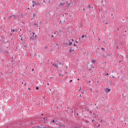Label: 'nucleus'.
Here are the masks:
<instances>
[{
    "label": "nucleus",
    "mask_w": 128,
    "mask_h": 128,
    "mask_svg": "<svg viewBox=\"0 0 128 128\" xmlns=\"http://www.w3.org/2000/svg\"><path fill=\"white\" fill-rule=\"evenodd\" d=\"M34 69H32V72H34Z\"/></svg>",
    "instance_id": "nucleus-21"
},
{
    "label": "nucleus",
    "mask_w": 128,
    "mask_h": 128,
    "mask_svg": "<svg viewBox=\"0 0 128 128\" xmlns=\"http://www.w3.org/2000/svg\"><path fill=\"white\" fill-rule=\"evenodd\" d=\"M91 62L92 64H96V60H92Z\"/></svg>",
    "instance_id": "nucleus-7"
},
{
    "label": "nucleus",
    "mask_w": 128,
    "mask_h": 128,
    "mask_svg": "<svg viewBox=\"0 0 128 128\" xmlns=\"http://www.w3.org/2000/svg\"><path fill=\"white\" fill-rule=\"evenodd\" d=\"M74 50H72V49H70V50H68V52H74Z\"/></svg>",
    "instance_id": "nucleus-10"
},
{
    "label": "nucleus",
    "mask_w": 128,
    "mask_h": 128,
    "mask_svg": "<svg viewBox=\"0 0 128 128\" xmlns=\"http://www.w3.org/2000/svg\"><path fill=\"white\" fill-rule=\"evenodd\" d=\"M10 18H16V16H10Z\"/></svg>",
    "instance_id": "nucleus-11"
},
{
    "label": "nucleus",
    "mask_w": 128,
    "mask_h": 128,
    "mask_svg": "<svg viewBox=\"0 0 128 128\" xmlns=\"http://www.w3.org/2000/svg\"><path fill=\"white\" fill-rule=\"evenodd\" d=\"M32 2V6L34 8V6H38V4H36V2L33 1V2Z\"/></svg>",
    "instance_id": "nucleus-4"
},
{
    "label": "nucleus",
    "mask_w": 128,
    "mask_h": 128,
    "mask_svg": "<svg viewBox=\"0 0 128 128\" xmlns=\"http://www.w3.org/2000/svg\"><path fill=\"white\" fill-rule=\"evenodd\" d=\"M21 40H22V38Z\"/></svg>",
    "instance_id": "nucleus-27"
},
{
    "label": "nucleus",
    "mask_w": 128,
    "mask_h": 128,
    "mask_svg": "<svg viewBox=\"0 0 128 128\" xmlns=\"http://www.w3.org/2000/svg\"><path fill=\"white\" fill-rule=\"evenodd\" d=\"M84 38H86V36L82 35V40H80V42H79L80 44H82V42L84 40Z\"/></svg>",
    "instance_id": "nucleus-2"
},
{
    "label": "nucleus",
    "mask_w": 128,
    "mask_h": 128,
    "mask_svg": "<svg viewBox=\"0 0 128 128\" xmlns=\"http://www.w3.org/2000/svg\"><path fill=\"white\" fill-rule=\"evenodd\" d=\"M12 32H14V30H12Z\"/></svg>",
    "instance_id": "nucleus-23"
},
{
    "label": "nucleus",
    "mask_w": 128,
    "mask_h": 128,
    "mask_svg": "<svg viewBox=\"0 0 128 128\" xmlns=\"http://www.w3.org/2000/svg\"><path fill=\"white\" fill-rule=\"evenodd\" d=\"M57 62L58 63H54V64H53L52 66H55V68H58V60H57Z\"/></svg>",
    "instance_id": "nucleus-3"
},
{
    "label": "nucleus",
    "mask_w": 128,
    "mask_h": 128,
    "mask_svg": "<svg viewBox=\"0 0 128 128\" xmlns=\"http://www.w3.org/2000/svg\"><path fill=\"white\" fill-rule=\"evenodd\" d=\"M90 112L91 114H92V112Z\"/></svg>",
    "instance_id": "nucleus-29"
},
{
    "label": "nucleus",
    "mask_w": 128,
    "mask_h": 128,
    "mask_svg": "<svg viewBox=\"0 0 128 128\" xmlns=\"http://www.w3.org/2000/svg\"><path fill=\"white\" fill-rule=\"evenodd\" d=\"M36 90H38V87H36Z\"/></svg>",
    "instance_id": "nucleus-13"
},
{
    "label": "nucleus",
    "mask_w": 128,
    "mask_h": 128,
    "mask_svg": "<svg viewBox=\"0 0 128 128\" xmlns=\"http://www.w3.org/2000/svg\"><path fill=\"white\" fill-rule=\"evenodd\" d=\"M64 2H61V3L59 4V6H64Z\"/></svg>",
    "instance_id": "nucleus-8"
},
{
    "label": "nucleus",
    "mask_w": 128,
    "mask_h": 128,
    "mask_svg": "<svg viewBox=\"0 0 128 128\" xmlns=\"http://www.w3.org/2000/svg\"><path fill=\"white\" fill-rule=\"evenodd\" d=\"M79 40H80V38Z\"/></svg>",
    "instance_id": "nucleus-28"
},
{
    "label": "nucleus",
    "mask_w": 128,
    "mask_h": 128,
    "mask_svg": "<svg viewBox=\"0 0 128 128\" xmlns=\"http://www.w3.org/2000/svg\"><path fill=\"white\" fill-rule=\"evenodd\" d=\"M106 76H108V73H107Z\"/></svg>",
    "instance_id": "nucleus-17"
},
{
    "label": "nucleus",
    "mask_w": 128,
    "mask_h": 128,
    "mask_svg": "<svg viewBox=\"0 0 128 128\" xmlns=\"http://www.w3.org/2000/svg\"><path fill=\"white\" fill-rule=\"evenodd\" d=\"M42 116H44V114H42Z\"/></svg>",
    "instance_id": "nucleus-30"
},
{
    "label": "nucleus",
    "mask_w": 128,
    "mask_h": 128,
    "mask_svg": "<svg viewBox=\"0 0 128 128\" xmlns=\"http://www.w3.org/2000/svg\"><path fill=\"white\" fill-rule=\"evenodd\" d=\"M74 46H77L76 44H74Z\"/></svg>",
    "instance_id": "nucleus-14"
},
{
    "label": "nucleus",
    "mask_w": 128,
    "mask_h": 128,
    "mask_svg": "<svg viewBox=\"0 0 128 128\" xmlns=\"http://www.w3.org/2000/svg\"><path fill=\"white\" fill-rule=\"evenodd\" d=\"M74 112L72 110V113Z\"/></svg>",
    "instance_id": "nucleus-32"
},
{
    "label": "nucleus",
    "mask_w": 128,
    "mask_h": 128,
    "mask_svg": "<svg viewBox=\"0 0 128 128\" xmlns=\"http://www.w3.org/2000/svg\"><path fill=\"white\" fill-rule=\"evenodd\" d=\"M51 37H52V38H54V35H52V36H51Z\"/></svg>",
    "instance_id": "nucleus-18"
},
{
    "label": "nucleus",
    "mask_w": 128,
    "mask_h": 128,
    "mask_svg": "<svg viewBox=\"0 0 128 128\" xmlns=\"http://www.w3.org/2000/svg\"><path fill=\"white\" fill-rule=\"evenodd\" d=\"M59 76H60V74Z\"/></svg>",
    "instance_id": "nucleus-33"
},
{
    "label": "nucleus",
    "mask_w": 128,
    "mask_h": 128,
    "mask_svg": "<svg viewBox=\"0 0 128 128\" xmlns=\"http://www.w3.org/2000/svg\"><path fill=\"white\" fill-rule=\"evenodd\" d=\"M72 42H74V39L67 40L66 44L67 46H72Z\"/></svg>",
    "instance_id": "nucleus-1"
},
{
    "label": "nucleus",
    "mask_w": 128,
    "mask_h": 128,
    "mask_svg": "<svg viewBox=\"0 0 128 128\" xmlns=\"http://www.w3.org/2000/svg\"><path fill=\"white\" fill-rule=\"evenodd\" d=\"M32 36H34L32 38L34 39V38H36V35H34L36 34V33L34 32H32Z\"/></svg>",
    "instance_id": "nucleus-6"
},
{
    "label": "nucleus",
    "mask_w": 128,
    "mask_h": 128,
    "mask_svg": "<svg viewBox=\"0 0 128 128\" xmlns=\"http://www.w3.org/2000/svg\"><path fill=\"white\" fill-rule=\"evenodd\" d=\"M112 77L114 78V76H112Z\"/></svg>",
    "instance_id": "nucleus-16"
},
{
    "label": "nucleus",
    "mask_w": 128,
    "mask_h": 128,
    "mask_svg": "<svg viewBox=\"0 0 128 128\" xmlns=\"http://www.w3.org/2000/svg\"><path fill=\"white\" fill-rule=\"evenodd\" d=\"M78 80H80V78H78Z\"/></svg>",
    "instance_id": "nucleus-24"
},
{
    "label": "nucleus",
    "mask_w": 128,
    "mask_h": 128,
    "mask_svg": "<svg viewBox=\"0 0 128 128\" xmlns=\"http://www.w3.org/2000/svg\"><path fill=\"white\" fill-rule=\"evenodd\" d=\"M54 34H56V36H58V32H55L54 33Z\"/></svg>",
    "instance_id": "nucleus-9"
},
{
    "label": "nucleus",
    "mask_w": 128,
    "mask_h": 128,
    "mask_svg": "<svg viewBox=\"0 0 128 128\" xmlns=\"http://www.w3.org/2000/svg\"><path fill=\"white\" fill-rule=\"evenodd\" d=\"M76 44H78V41H76Z\"/></svg>",
    "instance_id": "nucleus-15"
},
{
    "label": "nucleus",
    "mask_w": 128,
    "mask_h": 128,
    "mask_svg": "<svg viewBox=\"0 0 128 128\" xmlns=\"http://www.w3.org/2000/svg\"><path fill=\"white\" fill-rule=\"evenodd\" d=\"M70 82H72V80H70Z\"/></svg>",
    "instance_id": "nucleus-26"
},
{
    "label": "nucleus",
    "mask_w": 128,
    "mask_h": 128,
    "mask_svg": "<svg viewBox=\"0 0 128 128\" xmlns=\"http://www.w3.org/2000/svg\"><path fill=\"white\" fill-rule=\"evenodd\" d=\"M83 10H84V8H83Z\"/></svg>",
    "instance_id": "nucleus-22"
},
{
    "label": "nucleus",
    "mask_w": 128,
    "mask_h": 128,
    "mask_svg": "<svg viewBox=\"0 0 128 128\" xmlns=\"http://www.w3.org/2000/svg\"><path fill=\"white\" fill-rule=\"evenodd\" d=\"M52 122H54V124H56V120H52Z\"/></svg>",
    "instance_id": "nucleus-12"
},
{
    "label": "nucleus",
    "mask_w": 128,
    "mask_h": 128,
    "mask_svg": "<svg viewBox=\"0 0 128 128\" xmlns=\"http://www.w3.org/2000/svg\"><path fill=\"white\" fill-rule=\"evenodd\" d=\"M46 120V118H44V120Z\"/></svg>",
    "instance_id": "nucleus-19"
},
{
    "label": "nucleus",
    "mask_w": 128,
    "mask_h": 128,
    "mask_svg": "<svg viewBox=\"0 0 128 128\" xmlns=\"http://www.w3.org/2000/svg\"><path fill=\"white\" fill-rule=\"evenodd\" d=\"M105 92H106V94H108V92H110V89L108 88H106L105 89Z\"/></svg>",
    "instance_id": "nucleus-5"
},
{
    "label": "nucleus",
    "mask_w": 128,
    "mask_h": 128,
    "mask_svg": "<svg viewBox=\"0 0 128 128\" xmlns=\"http://www.w3.org/2000/svg\"><path fill=\"white\" fill-rule=\"evenodd\" d=\"M28 90H30V88H28Z\"/></svg>",
    "instance_id": "nucleus-20"
},
{
    "label": "nucleus",
    "mask_w": 128,
    "mask_h": 128,
    "mask_svg": "<svg viewBox=\"0 0 128 128\" xmlns=\"http://www.w3.org/2000/svg\"><path fill=\"white\" fill-rule=\"evenodd\" d=\"M38 5L40 6V4H38Z\"/></svg>",
    "instance_id": "nucleus-31"
},
{
    "label": "nucleus",
    "mask_w": 128,
    "mask_h": 128,
    "mask_svg": "<svg viewBox=\"0 0 128 128\" xmlns=\"http://www.w3.org/2000/svg\"><path fill=\"white\" fill-rule=\"evenodd\" d=\"M34 16H36V14H34Z\"/></svg>",
    "instance_id": "nucleus-25"
}]
</instances>
